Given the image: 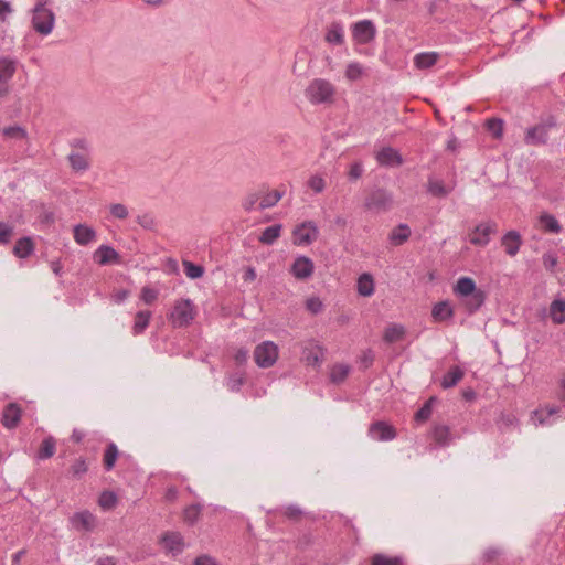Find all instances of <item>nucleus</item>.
<instances>
[{"label": "nucleus", "mask_w": 565, "mask_h": 565, "mask_svg": "<svg viewBox=\"0 0 565 565\" xmlns=\"http://www.w3.org/2000/svg\"><path fill=\"white\" fill-rule=\"evenodd\" d=\"M326 41L334 45H341L344 42V31L341 23H331L326 33Z\"/></svg>", "instance_id": "obj_30"}, {"label": "nucleus", "mask_w": 565, "mask_h": 565, "mask_svg": "<svg viewBox=\"0 0 565 565\" xmlns=\"http://www.w3.org/2000/svg\"><path fill=\"white\" fill-rule=\"evenodd\" d=\"M542 262L545 269L553 271L558 264V258L554 253H545L542 257Z\"/></svg>", "instance_id": "obj_57"}, {"label": "nucleus", "mask_w": 565, "mask_h": 565, "mask_svg": "<svg viewBox=\"0 0 565 565\" xmlns=\"http://www.w3.org/2000/svg\"><path fill=\"white\" fill-rule=\"evenodd\" d=\"M182 265L186 277L191 279H198L204 275V267L201 265H196L190 260H183Z\"/></svg>", "instance_id": "obj_44"}, {"label": "nucleus", "mask_w": 565, "mask_h": 565, "mask_svg": "<svg viewBox=\"0 0 565 565\" xmlns=\"http://www.w3.org/2000/svg\"><path fill=\"white\" fill-rule=\"evenodd\" d=\"M70 521L72 526L77 531L90 532L96 526V516L88 510L74 513Z\"/></svg>", "instance_id": "obj_11"}, {"label": "nucleus", "mask_w": 565, "mask_h": 565, "mask_svg": "<svg viewBox=\"0 0 565 565\" xmlns=\"http://www.w3.org/2000/svg\"><path fill=\"white\" fill-rule=\"evenodd\" d=\"M13 233V225L6 222H0V245H8L11 242Z\"/></svg>", "instance_id": "obj_49"}, {"label": "nucleus", "mask_w": 565, "mask_h": 565, "mask_svg": "<svg viewBox=\"0 0 565 565\" xmlns=\"http://www.w3.org/2000/svg\"><path fill=\"white\" fill-rule=\"evenodd\" d=\"M431 316L435 321H446L454 317V309L448 301H440L433 307Z\"/></svg>", "instance_id": "obj_26"}, {"label": "nucleus", "mask_w": 565, "mask_h": 565, "mask_svg": "<svg viewBox=\"0 0 565 565\" xmlns=\"http://www.w3.org/2000/svg\"><path fill=\"white\" fill-rule=\"evenodd\" d=\"M98 504L104 510H110L117 504V495L113 491H103L99 495Z\"/></svg>", "instance_id": "obj_46"}, {"label": "nucleus", "mask_w": 565, "mask_h": 565, "mask_svg": "<svg viewBox=\"0 0 565 565\" xmlns=\"http://www.w3.org/2000/svg\"><path fill=\"white\" fill-rule=\"evenodd\" d=\"M487 294L482 289H478L469 296L461 298V303L468 315L476 313L484 303Z\"/></svg>", "instance_id": "obj_15"}, {"label": "nucleus", "mask_w": 565, "mask_h": 565, "mask_svg": "<svg viewBox=\"0 0 565 565\" xmlns=\"http://www.w3.org/2000/svg\"><path fill=\"white\" fill-rule=\"evenodd\" d=\"M498 232V225L494 221H487L478 224L469 238V242L475 246H487L490 242L492 234Z\"/></svg>", "instance_id": "obj_6"}, {"label": "nucleus", "mask_w": 565, "mask_h": 565, "mask_svg": "<svg viewBox=\"0 0 565 565\" xmlns=\"http://www.w3.org/2000/svg\"><path fill=\"white\" fill-rule=\"evenodd\" d=\"M431 435L435 443L441 447L448 446L451 439L450 428L446 425H435Z\"/></svg>", "instance_id": "obj_35"}, {"label": "nucleus", "mask_w": 565, "mask_h": 565, "mask_svg": "<svg viewBox=\"0 0 565 565\" xmlns=\"http://www.w3.org/2000/svg\"><path fill=\"white\" fill-rule=\"evenodd\" d=\"M548 139L546 126L535 125L525 130L524 142L530 146L545 145Z\"/></svg>", "instance_id": "obj_14"}, {"label": "nucleus", "mask_w": 565, "mask_h": 565, "mask_svg": "<svg viewBox=\"0 0 565 565\" xmlns=\"http://www.w3.org/2000/svg\"><path fill=\"white\" fill-rule=\"evenodd\" d=\"M476 282L470 277H460L454 286V294L460 299L477 291Z\"/></svg>", "instance_id": "obj_22"}, {"label": "nucleus", "mask_w": 565, "mask_h": 565, "mask_svg": "<svg viewBox=\"0 0 565 565\" xmlns=\"http://www.w3.org/2000/svg\"><path fill=\"white\" fill-rule=\"evenodd\" d=\"M140 298L141 300L147 303V305H151L152 302H154L158 298V291L153 288H150V287H143L141 289V295H140Z\"/></svg>", "instance_id": "obj_54"}, {"label": "nucleus", "mask_w": 565, "mask_h": 565, "mask_svg": "<svg viewBox=\"0 0 565 565\" xmlns=\"http://www.w3.org/2000/svg\"><path fill=\"white\" fill-rule=\"evenodd\" d=\"M335 87L329 81L316 78L305 89L306 98L313 105L331 104L334 100Z\"/></svg>", "instance_id": "obj_1"}, {"label": "nucleus", "mask_w": 565, "mask_h": 565, "mask_svg": "<svg viewBox=\"0 0 565 565\" xmlns=\"http://www.w3.org/2000/svg\"><path fill=\"white\" fill-rule=\"evenodd\" d=\"M70 147L72 151L90 154V143L85 137L73 138L70 141Z\"/></svg>", "instance_id": "obj_47"}, {"label": "nucleus", "mask_w": 565, "mask_h": 565, "mask_svg": "<svg viewBox=\"0 0 565 565\" xmlns=\"http://www.w3.org/2000/svg\"><path fill=\"white\" fill-rule=\"evenodd\" d=\"M404 558L401 556H388L385 554H374L371 558V565H404Z\"/></svg>", "instance_id": "obj_41"}, {"label": "nucleus", "mask_w": 565, "mask_h": 565, "mask_svg": "<svg viewBox=\"0 0 565 565\" xmlns=\"http://www.w3.org/2000/svg\"><path fill=\"white\" fill-rule=\"evenodd\" d=\"M94 259L98 265L105 266L111 263H119V254L108 245L99 246L94 253Z\"/></svg>", "instance_id": "obj_19"}, {"label": "nucleus", "mask_w": 565, "mask_h": 565, "mask_svg": "<svg viewBox=\"0 0 565 565\" xmlns=\"http://www.w3.org/2000/svg\"><path fill=\"white\" fill-rule=\"evenodd\" d=\"M439 60V54L436 52H423L414 56V65L418 70H427L434 66Z\"/></svg>", "instance_id": "obj_25"}, {"label": "nucleus", "mask_w": 565, "mask_h": 565, "mask_svg": "<svg viewBox=\"0 0 565 565\" xmlns=\"http://www.w3.org/2000/svg\"><path fill=\"white\" fill-rule=\"evenodd\" d=\"M88 470L86 459L81 457L74 461L70 467V473L75 479H81Z\"/></svg>", "instance_id": "obj_45"}, {"label": "nucleus", "mask_w": 565, "mask_h": 565, "mask_svg": "<svg viewBox=\"0 0 565 565\" xmlns=\"http://www.w3.org/2000/svg\"><path fill=\"white\" fill-rule=\"evenodd\" d=\"M393 205V194L383 188H375L369 192L364 207L374 213H384Z\"/></svg>", "instance_id": "obj_4"}, {"label": "nucleus", "mask_w": 565, "mask_h": 565, "mask_svg": "<svg viewBox=\"0 0 565 565\" xmlns=\"http://www.w3.org/2000/svg\"><path fill=\"white\" fill-rule=\"evenodd\" d=\"M119 451L115 443H109L105 449L103 465L106 471L114 469Z\"/></svg>", "instance_id": "obj_37"}, {"label": "nucleus", "mask_w": 565, "mask_h": 565, "mask_svg": "<svg viewBox=\"0 0 565 565\" xmlns=\"http://www.w3.org/2000/svg\"><path fill=\"white\" fill-rule=\"evenodd\" d=\"M405 333H406V330L402 324L391 323L384 330L383 340L386 343L391 344V343L403 340V338L405 337Z\"/></svg>", "instance_id": "obj_28"}, {"label": "nucleus", "mask_w": 565, "mask_h": 565, "mask_svg": "<svg viewBox=\"0 0 565 565\" xmlns=\"http://www.w3.org/2000/svg\"><path fill=\"white\" fill-rule=\"evenodd\" d=\"M350 366L345 364H335L330 372V380L332 383H342L349 375Z\"/></svg>", "instance_id": "obj_42"}, {"label": "nucleus", "mask_w": 565, "mask_h": 565, "mask_svg": "<svg viewBox=\"0 0 565 565\" xmlns=\"http://www.w3.org/2000/svg\"><path fill=\"white\" fill-rule=\"evenodd\" d=\"M412 232L407 224H399L394 227L388 236L390 243L394 246H401L408 241Z\"/></svg>", "instance_id": "obj_23"}, {"label": "nucleus", "mask_w": 565, "mask_h": 565, "mask_svg": "<svg viewBox=\"0 0 565 565\" xmlns=\"http://www.w3.org/2000/svg\"><path fill=\"white\" fill-rule=\"evenodd\" d=\"M486 128L494 138H501L503 134V120L499 118L487 119Z\"/></svg>", "instance_id": "obj_48"}, {"label": "nucleus", "mask_w": 565, "mask_h": 565, "mask_svg": "<svg viewBox=\"0 0 565 565\" xmlns=\"http://www.w3.org/2000/svg\"><path fill=\"white\" fill-rule=\"evenodd\" d=\"M367 433L372 439L377 441H388L396 437V429L383 420L372 423Z\"/></svg>", "instance_id": "obj_9"}, {"label": "nucleus", "mask_w": 565, "mask_h": 565, "mask_svg": "<svg viewBox=\"0 0 565 565\" xmlns=\"http://www.w3.org/2000/svg\"><path fill=\"white\" fill-rule=\"evenodd\" d=\"M540 226L544 232L558 234L562 231V226L557 218L548 213H543L539 217Z\"/></svg>", "instance_id": "obj_29"}, {"label": "nucleus", "mask_w": 565, "mask_h": 565, "mask_svg": "<svg viewBox=\"0 0 565 565\" xmlns=\"http://www.w3.org/2000/svg\"><path fill=\"white\" fill-rule=\"evenodd\" d=\"M15 73V62L9 57L0 58V84H8Z\"/></svg>", "instance_id": "obj_33"}, {"label": "nucleus", "mask_w": 565, "mask_h": 565, "mask_svg": "<svg viewBox=\"0 0 565 565\" xmlns=\"http://www.w3.org/2000/svg\"><path fill=\"white\" fill-rule=\"evenodd\" d=\"M22 417V408L17 403L7 404L1 414V424L7 429H14L18 427Z\"/></svg>", "instance_id": "obj_10"}, {"label": "nucleus", "mask_w": 565, "mask_h": 565, "mask_svg": "<svg viewBox=\"0 0 565 565\" xmlns=\"http://www.w3.org/2000/svg\"><path fill=\"white\" fill-rule=\"evenodd\" d=\"M363 74V66L360 63L352 62L348 64L345 70V76L350 81L359 79Z\"/></svg>", "instance_id": "obj_50"}, {"label": "nucleus", "mask_w": 565, "mask_h": 565, "mask_svg": "<svg viewBox=\"0 0 565 565\" xmlns=\"http://www.w3.org/2000/svg\"><path fill=\"white\" fill-rule=\"evenodd\" d=\"M435 398L430 397L428 401H426L423 406L415 413L414 419L417 423H424L431 416L433 413V403Z\"/></svg>", "instance_id": "obj_43"}, {"label": "nucleus", "mask_w": 565, "mask_h": 565, "mask_svg": "<svg viewBox=\"0 0 565 565\" xmlns=\"http://www.w3.org/2000/svg\"><path fill=\"white\" fill-rule=\"evenodd\" d=\"M109 210L110 214L116 218L125 220L128 216V209L121 203L111 204Z\"/></svg>", "instance_id": "obj_55"}, {"label": "nucleus", "mask_w": 565, "mask_h": 565, "mask_svg": "<svg viewBox=\"0 0 565 565\" xmlns=\"http://www.w3.org/2000/svg\"><path fill=\"white\" fill-rule=\"evenodd\" d=\"M243 382L244 380L242 376H232L228 381V387L231 391H238L243 385Z\"/></svg>", "instance_id": "obj_64"}, {"label": "nucleus", "mask_w": 565, "mask_h": 565, "mask_svg": "<svg viewBox=\"0 0 565 565\" xmlns=\"http://www.w3.org/2000/svg\"><path fill=\"white\" fill-rule=\"evenodd\" d=\"M73 236L78 245L86 246L96 239V232L90 226L77 224L73 228Z\"/></svg>", "instance_id": "obj_20"}, {"label": "nucleus", "mask_w": 565, "mask_h": 565, "mask_svg": "<svg viewBox=\"0 0 565 565\" xmlns=\"http://www.w3.org/2000/svg\"><path fill=\"white\" fill-rule=\"evenodd\" d=\"M373 361H374V354H373L372 350H370V349L364 351L362 353V355L360 356V363L363 366V369H369L373 364Z\"/></svg>", "instance_id": "obj_58"}, {"label": "nucleus", "mask_w": 565, "mask_h": 565, "mask_svg": "<svg viewBox=\"0 0 565 565\" xmlns=\"http://www.w3.org/2000/svg\"><path fill=\"white\" fill-rule=\"evenodd\" d=\"M136 222L143 227L145 230L153 231L157 226V222L152 214L150 213H143L141 215H138L136 218Z\"/></svg>", "instance_id": "obj_51"}, {"label": "nucleus", "mask_w": 565, "mask_h": 565, "mask_svg": "<svg viewBox=\"0 0 565 565\" xmlns=\"http://www.w3.org/2000/svg\"><path fill=\"white\" fill-rule=\"evenodd\" d=\"M151 316H152V313L149 310H140L136 313L134 326H132V333L135 335H139V334L143 333V331L149 326Z\"/></svg>", "instance_id": "obj_31"}, {"label": "nucleus", "mask_w": 565, "mask_h": 565, "mask_svg": "<svg viewBox=\"0 0 565 565\" xmlns=\"http://www.w3.org/2000/svg\"><path fill=\"white\" fill-rule=\"evenodd\" d=\"M35 250V242L30 236L20 237L12 249L13 255L17 258L25 259L30 257Z\"/></svg>", "instance_id": "obj_18"}, {"label": "nucleus", "mask_w": 565, "mask_h": 565, "mask_svg": "<svg viewBox=\"0 0 565 565\" xmlns=\"http://www.w3.org/2000/svg\"><path fill=\"white\" fill-rule=\"evenodd\" d=\"M550 317L556 324L565 322V299H555L550 306Z\"/></svg>", "instance_id": "obj_32"}, {"label": "nucleus", "mask_w": 565, "mask_h": 565, "mask_svg": "<svg viewBox=\"0 0 565 565\" xmlns=\"http://www.w3.org/2000/svg\"><path fill=\"white\" fill-rule=\"evenodd\" d=\"M301 513V510L297 505H289L285 511V515L289 519H298Z\"/></svg>", "instance_id": "obj_62"}, {"label": "nucleus", "mask_w": 565, "mask_h": 565, "mask_svg": "<svg viewBox=\"0 0 565 565\" xmlns=\"http://www.w3.org/2000/svg\"><path fill=\"white\" fill-rule=\"evenodd\" d=\"M196 310L190 299H179L174 302L169 320L173 328H185L195 318Z\"/></svg>", "instance_id": "obj_3"}, {"label": "nucleus", "mask_w": 565, "mask_h": 565, "mask_svg": "<svg viewBox=\"0 0 565 565\" xmlns=\"http://www.w3.org/2000/svg\"><path fill=\"white\" fill-rule=\"evenodd\" d=\"M193 565H218V563L212 556L204 554L198 556L194 559Z\"/></svg>", "instance_id": "obj_60"}, {"label": "nucleus", "mask_w": 565, "mask_h": 565, "mask_svg": "<svg viewBox=\"0 0 565 565\" xmlns=\"http://www.w3.org/2000/svg\"><path fill=\"white\" fill-rule=\"evenodd\" d=\"M308 186L316 193H321L326 188V182L321 177L312 175L308 181Z\"/></svg>", "instance_id": "obj_56"}, {"label": "nucleus", "mask_w": 565, "mask_h": 565, "mask_svg": "<svg viewBox=\"0 0 565 565\" xmlns=\"http://www.w3.org/2000/svg\"><path fill=\"white\" fill-rule=\"evenodd\" d=\"M315 270L313 262L307 256H298L294 260L290 273L297 279H307L309 278Z\"/></svg>", "instance_id": "obj_13"}, {"label": "nucleus", "mask_w": 565, "mask_h": 565, "mask_svg": "<svg viewBox=\"0 0 565 565\" xmlns=\"http://www.w3.org/2000/svg\"><path fill=\"white\" fill-rule=\"evenodd\" d=\"M282 225L275 224L269 227H266L260 236L259 242L264 245H273L281 235Z\"/></svg>", "instance_id": "obj_34"}, {"label": "nucleus", "mask_w": 565, "mask_h": 565, "mask_svg": "<svg viewBox=\"0 0 565 565\" xmlns=\"http://www.w3.org/2000/svg\"><path fill=\"white\" fill-rule=\"evenodd\" d=\"M292 234L295 245H310L318 238L319 231L312 221H306L296 226Z\"/></svg>", "instance_id": "obj_7"}, {"label": "nucleus", "mask_w": 565, "mask_h": 565, "mask_svg": "<svg viewBox=\"0 0 565 565\" xmlns=\"http://www.w3.org/2000/svg\"><path fill=\"white\" fill-rule=\"evenodd\" d=\"M379 164L386 167H398L403 163L402 156L392 147H384L376 153Z\"/></svg>", "instance_id": "obj_17"}, {"label": "nucleus", "mask_w": 565, "mask_h": 565, "mask_svg": "<svg viewBox=\"0 0 565 565\" xmlns=\"http://www.w3.org/2000/svg\"><path fill=\"white\" fill-rule=\"evenodd\" d=\"M3 135L9 138L24 139L28 134L25 129L20 126H10L3 129Z\"/></svg>", "instance_id": "obj_53"}, {"label": "nucleus", "mask_w": 565, "mask_h": 565, "mask_svg": "<svg viewBox=\"0 0 565 565\" xmlns=\"http://www.w3.org/2000/svg\"><path fill=\"white\" fill-rule=\"evenodd\" d=\"M306 307L312 313H318L322 310V302L318 298H310L307 300Z\"/></svg>", "instance_id": "obj_59"}, {"label": "nucleus", "mask_w": 565, "mask_h": 565, "mask_svg": "<svg viewBox=\"0 0 565 565\" xmlns=\"http://www.w3.org/2000/svg\"><path fill=\"white\" fill-rule=\"evenodd\" d=\"M160 542L163 545L164 550L172 554L173 556L181 554L184 550L183 536L179 532L163 533L160 539Z\"/></svg>", "instance_id": "obj_12"}, {"label": "nucleus", "mask_w": 565, "mask_h": 565, "mask_svg": "<svg viewBox=\"0 0 565 565\" xmlns=\"http://www.w3.org/2000/svg\"><path fill=\"white\" fill-rule=\"evenodd\" d=\"M247 358H248V351L244 348L238 349L234 355V359L237 364H244L247 361Z\"/></svg>", "instance_id": "obj_63"}, {"label": "nucleus", "mask_w": 565, "mask_h": 565, "mask_svg": "<svg viewBox=\"0 0 565 565\" xmlns=\"http://www.w3.org/2000/svg\"><path fill=\"white\" fill-rule=\"evenodd\" d=\"M362 173H363V168H362L361 163L355 162V163L351 164L350 171H349L350 180H358L359 178H361Z\"/></svg>", "instance_id": "obj_61"}, {"label": "nucleus", "mask_w": 565, "mask_h": 565, "mask_svg": "<svg viewBox=\"0 0 565 565\" xmlns=\"http://www.w3.org/2000/svg\"><path fill=\"white\" fill-rule=\"evenodd\" d=\"M376 28L371 20H361L352 25L353 40L359 44H367L374 40Z\"/></svg>", "instance_id": "obj_8"}, {"label": "nucleus", "mask_w": 565, "mask_h": 565, "mask_svg": "<svg viewBox=\"0 0 565 565\" xmlns=\"http://www.w3.org/2000/svg\"><path fill=\"white\" fill-rule=\"evenodd\" d=\"M358 292L363 297H370L374 292L373 277L364 273L358 279Z\"/></svg>", "instance_id": "obj_38"}, {"label": "nucleus", "mask_w": 565, "mask_h": 565, "mask_svg": "<svg viewBox=\"0 0 565 565\" xmlns=\"http://www.w3.org/2000/svg\"><path fill=\"white\" fill-rule=\"evenodd\" d=\"M67 161L74 172H85L90 168V154L71 151Z\"/></svg>", "instance_id": "obj_21"}, {"label": "nucleus", "mask_w": 565, "mask_h": 565, "mask_svg": "<svg viewBox=\"0 0 565 565\" xmlns=\"http://www.w3.org/2000/svg\"><path fill=\"white\" fill-rule=\"evenodd\" d=\"M465 373L458 365H454L449 369V371L443 376L441 387L450 388L456 386L463 377Z\"/></svg>", "instance_id": "obj_27"}, {"label": "nucleus", "mask_w": 565, "mask_h": 565, "mask_svg": "<svg viewBox=\"0 0 565 565\" xmlns=\"http://www.w3.org/2000/svg\"><path fill=\"white\" fill-rule=\"evenodd\" d=\"M278 359V347L273 341H264L254 350L255 363L263 369L273 366Z\"/></svg>", "instance_id": "obj_5"}, {"label": "nucleus", "mask_w": 565, "mask_h": 565, "mask_svg": "<svg viewBox=\"0 0 565 565\" xmlns=\"http://www.w3.org/2000/svg\"><path fill=\"white\" fill-rule=\"evenodd\" d=\"M284 196V192L279 190H274L260 198L258 209L265 210L275 206Z\"/></svg>", "instance_id": "obj_40"}, {"label": "nucleus", "mask_w": 565, "mask_h": 565, "mask_svg": "<svg viewBox=\"0 0 565 565\" xmlns=\"http://www.w3.org/2000/svg\"><path fill=\"white\" fill-rule=\"evenodd\" d=\"M31 23L33 30L43 36L52 33L55 25V14L46 8V2L40 1L34 6Z\"/></svg>", "instance_id": "obj_2"}, {"label": "nucleus", "mask_w": 565, "mask_h": 565, "mask_svg": "<svg viewBox=\"0 0 565 565\" xmlns=\"http://www.w3.org/2000/svg\"><path fill=\"white\" fill-rule=\"evenodd\" d=\"M55 439L52 436L44 438L38 450L36 458L39 460H45L54 456L55 454Z\"/></svg>", "instance_id": "obj_36"}, {"label": "nucleus", "mask_w": 565, "mask_h": 565, "mask_svg": "<svg viewBox=\"0 0 565 565\" xmlns=\"http://www.w3.org/2000/svg\"><path fill=\"white\" fill-rule=\"evenodd\" d=\"M501 245L504 247L505 253L514 257L522 245V237L518 231H509L501 238Z\"/></svg>", "instance_id": "obj_16"}, {"label": "nucleus", "mask_w": 565, "mask_h": 565, "mask_svg": "<svg viewBox=\"0 0 565 565\" xmlns=\"http://www.w3.org/2000/svg\"><path fill=\"white\" fill-rule=\"evenodd\" d=\"M258 201H260V194L257 192H252L244 198L242 206L246 212H250Z\"/></svg>", "instance_id": "obj_52"}, {"label": "nucleus", "mask_w": 565, "mask_h": 565, "mask_svg": "<svg viewBox=\"0 0 565 565\" xmlns=\"http://www.w3.org/2000/svg\"><path fill=\"white\" fill-rule=\"evenodd\" d=\"M202 509L203 507L199 503L188 505L183 510V521L190 526L194 525L201 516Z\"/></svg>", "instance_id": "obj_39"}, {"label": "nucleus", "mask_w": 565, "mask_h": 565, "mask_svg": "<svg viewBox=\"0 0 565 565\" xmlns=\"http://www.w3.org/2000/svg\"><path fill=\"white\" fill-rule=\"evenodd\" d=\"M452 188L447 186L443 180L429 178L427 182V192L434 198L443 199L448 196Z\"/></svg>", "instance_id": "obj_24"}]
</instances>
